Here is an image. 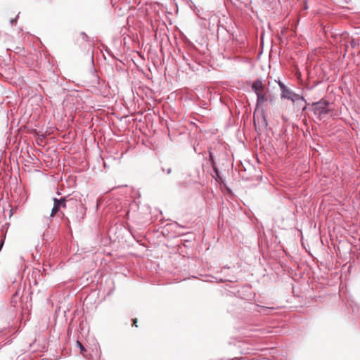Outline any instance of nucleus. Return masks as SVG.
Here are the masks:
<instances>
[{"instance_id":"obj_1","label":"nucleus","mask_w":360,"mask_h":360,"mask_svg":"<svg viewBox=\"0 0 360 360\" xmlns=\"http://www.w3.org/2000/svg\"><path fill=\"white\" fill-rule=\"evenodd\" d=\"M279 86L281 98H285L291 101L292 103L302 101L304 103L303 110L306 108V101L303 96L295 93L292 90L289 89L286 85L281 81L278 82Z\"/></svg>"},{"instance_id":"obj_2","label":"nucleus","mask_w":360,"mask_h":360,"mask_svg":"<svg viewBox=\"0 0 360 360\" xmlns=\"http://www.w3.org/2000/svg\"><path fill=\"white\" fill-rule=\"evenodd\" d=\"M329 102L324 98L321 99L319 101L313 103L314 106V114L317 115L320 119L324 114H328L330 112V110L328 108Z\"/></svg>"},{"instance_id":"obj_3","label":"nucleus","mask_w":360,"mask_h":360,"mask_svg":"<svg viewBox=\"0 0 360 360\" xmlns=\"http://www.w3.org/2000/svg\"><path fill=\"white\" fill-rule=\"evenodd\" d=\"M252 89L256 95L257 94H262L264 89V85L262 84V81L257 79L253 82Z\"/></svg>"},{"instance_id":"obj_4","label":"nucleus","mask_w":360,"mask_h":360,"mask_svg":"<svg viewBox=\"0 0 360 360\" xmlns=\"http://www.w3.org/2000/svg\"><path fill=\"white\" fill-rule=\"evenodd\" d=\"M265 101H266V97L263 93L257 94V105L263 104Z\"/></svg>"},{"instance_id":"obj_5","label":"nucleus","mask_w":360,"mask_h":360,"mask_svg":"<svg viewBox=\"0 0 360 360\" xmlns=\"http://www.w3.org/2000/svg\"><path fill=\"white\" fill-rule=\"evenodd\" d=\"M53 201L56 203V205L60 208H61V207L65 208L66 207V203H65V198H61L60 200H58L57 198H54Z\"/></svg>"},{"instance_id":"obj_6","label":"nucleus","mask_w":360,"mask_h":360,"mask_svg":"<svg viewBox=\"0 0 360 360\" xmlns=\"http://www.w3.org/2000/svg\"><path fill=\"white\" fill-rule=\"evenodd\" d=\"M60 208L56 205V203L54 202L53 207L51 210V216L53 217L56 214V213L59 211Z\"/></svg>"},{"instance_id":"obj_7","label":"nucleus","mask_w":360,"mask_h":360,"mask_svg":"<svg viewBox=\"0 0 360 360\" xmlns=\"http://www.w3.org/2000/svg\"><path fill=\"white\" fill-rule=\"evenodd\" d=\"M77 345L79 347V348L80 349L81 352L84 354V352L86 351L84 347L82 345V344L79 341L77 342Z\"/></svg>"},{"instance_id":"obj_8","label":"nucleus","mask_w":360,"mask_h":360,"mask_svg":"<svg viewBox=\"0 0 360 360\" xmlns=\"http://www.w3.org/2000/svg\"><path fill=\"white\" fill-rule=\"evenodd\" d=\"M186 236V234H184V233L181 232V243L183 242H189L191 240L189 238H183V237Z\"/></svg>"},{"instance_id":"obj_9","label":"nucleus","mask_w":360,"mask_h":360,"mask_svg":"<svg viewBox=\"0 0 360 360\" xmlns=\"http://www.w3.org/2000/svg\"><path fill=\"white\" fill-rule=\"evenodd\" d=\"M308 8H309V6H308V4H307V1L305 0V1H304V10H307V9H308Z\"/></svg>"},{"instance_id":"obj_10","label":"nucleus","mask_w":360,"mask_h":360,"mask_svg":"<svg viewBox=\"0 0 360 360\" xmlns=\"http://www.w3.org/2000/svg\"><path fill=\"white\" fill-rule=\"evenodd\" d=\"M16 21H17V18H15V19H11L9 20V22H11V23L16 22Z\"/></svg>"},{"instance_id":"obj_11","label":"nucleus","mask_w":360,"mask_h":360,"mask_svg":"<svg viewBox=\"0 0 360 360\" xmlns=\"http://www.w3.org/2000/svg\"><path fill=\"white\" fill-rule=\"evenodd\" d=\"M357 308H358V307H357V306L352 307V311H353L354 312H355V311H356H356H358V310H357Z\"/></svg>"},{"instance_id":"obj_12","label":"nucleus","mask_w":360,"mask_h":360,"mask_svg":"<svg viewBox=\"0 0 360 360\" xmlns=\"http://www.w3.org/2000/svg\"><path fill=\"white\" fill-rule=\"evenodd\" d=\"M170 172H171V169H170V168H168V169H167V174H169Z\"/></svg>"},{"instance_id":"obj_13","label":"nucleus","mask_w":360,"mask_h":360,"mask_svg":"<svg viewBox=\"0 0 360 360\" xmlns=\"http://www.w3.org/2000/svg\"><path fill=\"white\" fill-rule=\"evenodd\" d=\"M136 323V319H134V326H137Z\"/></svg>"},{"instance_id":"obj_14","label":"nucleus","mask_w":360,"mask_h":360,"mask_svg":"<svg viewBox=\"0 0 360 360\" xmlns=\"http://www.w3.org/2000/svg\"><path fill=\"white\" fill-rule=\"evenodd\" d=\"M82 35H83V36H84V37H86V34H85V33H84V32H82Z\"/></svg>"},{"instance_id":"obj_15","label":"nucleus","mask_w":360,"mask_h":360,"mask_svg":"<svg viewBox=\"0 0 360 360\" xmlns=\"http://www.w3.org/2000/svg\"><path fill=\"white\" fill-rule=\"evenodd\" d=\"M2 246H3V243H0V250H1L2 248Z\"/></svg>"}]
</instances>
